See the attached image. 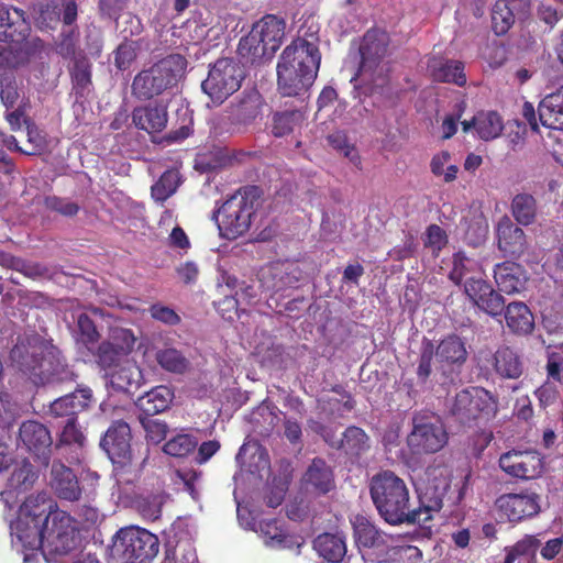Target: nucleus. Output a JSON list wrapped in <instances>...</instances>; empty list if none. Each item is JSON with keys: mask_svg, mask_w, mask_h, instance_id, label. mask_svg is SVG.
<instances>
[{"mask_svg": "<svg viewBox=\"0 0 563 563\" xmlns=\"http://www.w3.org/2000/svg\"><path fill=\"white\" fill-rule=\"evenodd\" d=\"M448 485L428 483L419 493V506L410 508V492L406 482L391 471L374 475L369 494L378 515L391 526L426 523L443 507Z\"/></svg>", "mask_w": 563, "mask_h": 563, "instance_id": "obj_1", "label": "nucleus"}, {"mask_svg": "<svg viewBox=\"0 0 563 563\" xmlns=\"http://www.w3.org/2000/svg\"><path fill=\"white\" fill-rule=\"evenodd\" d=\"M321 63L318 40L302 36L286 46L277 63V87L282 96L298 97L313 85Z\"/></svg>", "mask_w": 563, "mask_h": 563, "instance_id": "obj_2", "label": "nucleus"}, {"mask_svg": "<svg viewBox=\"0 0 563 563\" xmlns=\"http://www.w3.org/2000/svg\"><path fill=\"white\" fill-rule=\"evenodd\" d=\"M12 364L35 384L71 382L77 375L65 363L62 352L40 336L19 340L10 351Z\"/></svg>", "mask_w": 563, "mask_h": 563, "instance_id": "obj_3", "label": "nucleus"}, {"mask_svg": "<svg viewBox=\"0 0 563 563\" xmlns=\"http://www.w3.org/2000/svg\"><path fill=\"white\" fill-rule=\"evenodd\" d=\"M262 194L258 186L249 185L238 189L223 202L218 209V227L223 238L235 240L249 232Z\"/></svg>", "mask_w": 563, "mask_h": 563, "instance_id": "obj_4", "label": "nucleus"}, {"mask_svg": "<svg viewBox=\"0 0 563 563\" xmlns=\"http://www.w3.org/2000/svg\"><path fill=\"white\" fill-rule=\"evenodd\" d=\"M187 66L179 54H170L151 67L137 73L133 78L132 95L142 101H148L177 86Z\"/></svg>", "mask_w": 563, "mask_h": 563, "instance_id": "obj_5", "label": "nucleus"}, {"mask_svg": "<svg viewBox=\"0 0 563 563\" xmlns=\"http://www.w3.org/2000/svg\"><path fill=\"white\" fill-rule=\"evenodd\" d=\"M497 411V399L483 387H468L456 393L449 410L451 417L464 427L486 424Z\"/></svg>", "mask_w": 563, "mask_h": 563, "instance_id": "obj_6", "label": "nucleus"}, {"mask_svg": "<svg viewBox=\"0 0 563 563\" xmlns=\"http://www.w3.org/2000/svg\"><path fill=\"white\" fill-rule=\"evenodd\" d=\"M158 549V538L139 527L120 529L112 544V552L124 563H146L157 555Z\"/></svg>", "mask_w": 563, "mask_h": 563, "instance_id": "obj_7", "label": "nucleus"}, {"mask_svg": "<svg viewBox=\"0 0 563 563\" xmlns=\"http://www.w3.org/2000/svg\"><path fill=\"white\" fill-rule=\"evenodd\" d=\"M245 78L243 66L232 58H219L201 82L202 91L217 104L238 91Z\"/></svg>", "mask_w": 563, "mask_h": 563, "instance_id": "obj_8", "label": "nucleus"}, {"mask_svg": "<svg viewBox=\"0 0 563 563\" xmlns=\"http://www.w3.org/2000/svg\"><path fill=\"white\" fill-rule=\"evenodd\" d=\"M52 519L45 525L46 543L44 558L47 563H56L57 558L68 554L77 545L78 528L76 520L68 512L53 511Z\"/></svg>", "mask_w": 563, "mask_h": 563, "instance_id": "obj_9", "label": "nucleus"}, {"mask_svg": "<svg viewBox=\"0 0 563 563\" xmlns=\"http://www.w3.org/2000/svg\"><path fill=\"white\" fill-rule=\"evenodd\" d=\"M448 432L441 420L424 412L412 417V429L407 435V445L413 454H433L448 443Z\"/></svg>", "mask_w": 563, "mask_h": 563, "instance_id": "obj_10", "label": "nucleus"}, {"mask_svg": "<svg viewBox=\"0 0 563 563\" xmlns=\"http://www.w3.org/2000/svg\"><path fill=\"white\" fill-rule=\"evenodd\" d=\"M499 468L517 481H533L544 472V457L534 449H511L500 454Z\"/></svg>", "mask_w": 563, "mask_h": 563, "instance_id": "obj_11", "label": "nucleus"}, {"mask_svg": "<svg viewBox=\"0 0 563 563\" xmlns=\"http://www.w3.org/2000/svg\"><path fill=\"white\" fill-rule=\"evenodd\" d=\"M30 30L22 9L0 4V43L20 44L26 54H31L32 48L42 45V41L40 38L27 41Z\"/></svg>", "mask_w": 563, "mask_h": 563, "instance_id": "obj_12", "label": "nucleus"}, {"mask_svg": "<svg viewBox=\"0 0 563 563\" xmlns=\"http://www.w3.org/2000/svg\"><path fill=\"white\" fill-rule=\"evenodd\" d=\"M19 441L42 465L51 461L53 439L48 428L36 421H23L19 428Z\"/></svg>", "mask_w": 563, "mask_h": 563, "instance_id": "obj_13", "label": "nucleus"}, {"mask_svg": "<svg viewBox=\"0 0 563 563\" xmlns=\"http://www.w3.org/2000/svg\"><path fill=\"white\" fill-rule=\"evenodd\" d=\"M498 511L509 522H520L540 511V496L534 492L509 493L499 496L495 501Z\"/></svg>", "mask_w": 563, "mask_h": 563, "instance_id": "obj_14", "label": "nucleus"}, {"mask_svg": "<svg viewBox=\"0 0 563 563\" xmlns=\"http://www.w3.org/2000/svg\"><path fill=\"white\" fill-rule=\"evenodd\" d=\"M389 43V34L385 30L378 27L367 30L360 45V70L374 74L387 56Z\"/></svg>", "mask_w": 563, "mask_h": 563, "instance_id": "obj_15", "label": "nucleus"}, {"mask_svg": "<svg viewBox=\"0 0 563 563\" xmlns=\"http://www.w3.org/2000/svg\"><path fill=\"white\" fill-rule=\"evenodd\" d=\"M464 292L478 309L493 318L500 317L505 308L504 297L492 285L478 277H470L464 283Z\"/></svg>", "mask_w": 563, "mask_h": 563, "instance_id": "obj_16", "label": "nucleus"}, {"mask_svg": "<svg viewBox=\"0 0 563 563\" xmlns=\"http://www.w3.org/2000/svg\"><path fill=\"white\" fill-rule=\"evenodd\" d=\"M435 360L439 369L446 373H460L462 366L467 361V350L465 341L457 334L445 335L434 345Z\"/></svg>", "mask_w": 563, "mask_h": 563, "instance_id": "obj_17", "label": "nucleus"}, {"mask_svg": "<svg viewBox=\"0 0 563 563\" xmlns=\"http://www.w3.org/2000/svg\"><path fill=\"white\" fill-rule=\"evenodd\" d=\"M498 250L505 257L519 260L528 250L525 231L508 216H503L496 227Z\"/></svg>", "mask_w": 563, "mask_h": 563, "instance_id": "obj_18", "label": "nucleus"}, {"mask_svg": "<svg viewBox=\"0 0 563 563\" xmlns=\"http://www.w3.org/2000/svg\"><path fill=\"white\" fill-rule=\"evenodd\" d=\"M131 429L123 420L113 421L100 441V446L107 452L110 460L122 461L132 456Z\"/></svg>", "mask_w": 563, "mask_h": 563, "instance_id": "obj_19", "label": "nucleus"}, {"mask_svg": "<svg viewBox=\"0 0 563 563\" xmlns=\"http://www.w3.org/2000/svg\"><path fill=\"white\" fill-rule=\"evenodd\" d=\"M262 287L272 292L295 288L299 282V269L290 264L275 263L260 274Z\"/></svg>", "mask_w": 563, "mask_h": 563, "instance_id": "obj_20", "label": "nucleus"}, {"mask_svg": "<svg viewBox=\"0 0 563 563\" xmlns=\"http://www.w3.org/2000/svg\"><path fill=\"white\" fill-rule=\"evenodd\" d=\"M92 402L90 388H78L75 391L55 399L49 407V413L54 418L77 419L78 413L85 411Z\"/></svg>", "mask_w": 563, "mask_h": 563, "instance_id": "obj_21", "label": "nucleus"}, {"mask_svg": "<svg viewBox=\"0 0 563 563\" xmlns=\"http://www.w3.org/2000/svg\"><path fill=\"white\" fill-rule=\"evenodd\" d=\"M51 486L63 500L77 501L81 497V486L74 471L60 462H54L51 471Z\"/></svg>", "mask_w": 563, "mask_h": 563, "instance_id": "obj_22", "label": "nucleus"}, {"mask_svg": "<svg viewBox=\"0 0 563 563\" xmlns=\"http://www.w3.org/2000/svg\"><path fill=\"white\" fill-rule=\"evenodd\" d=\"M58 509L57 503L48 493L40 492L25 498L20 507L18 519H26L45 526L52 519L53 511Z\"/></svg>", "mask_w": 563, "mask_h": 563, "instance_id": "obj_23", "label": "nucleus"}, {"mask_svg": "<svg viewBox=\"0 0 563 563\" xmlns=\"http://www.w3.org/2000/svg\"><path fill=\"white\" fill-rule=\"evenodd\" d=\"M492 368L504 379H518L525 372L522 355L508 345L499 346L490 357Z\"/></svg>", "mask_w": 563, "mask_h": 563, "instance_id": "obj_24", "label": "nucleus"}, {"mask_svg": "<svg viewBox=\"0 0 563 563\" xmlns=\"http://www.w3.org/2000/svg\"><path fill=\"white\" fill-rule=\"evenodd\" d=\"M133 124L147 133L162 132L168 122L167 106L163 103H148L136 107L132 111Z\"/></svg>", "mask_w": 563, "mask_h": 563, "instance_id": "obj_25", "label": "nucleus"}, {"mask_svg": "<svg viewBox=\"0 0 563 563\" xmlns=\"http://www.w3.org/2000/svg\"><path fill=\"white\" fill-rule=\"evenodd\" d=\"M494 277L499 290L508 295L522 291L528 282L523 266L514 261L497 264L494 269Z\"/></svg>", "mask_w": 563, "mask_h": 563, "instance_id": "obj_26", "label": "nucleus"}, {"mask_svg": "<svg viewBox=\"0 0 563 563\" xmlns=\"http://www.w3.org/2000/svg\"><path fill=\"white\" fill-rule=\"evenodd\" d=\"M464 68V63L455 59L433 58L429 63V70L434 81L454 84L459 87L466 85Z\"/></svg>", "mask_w": 563, "mask_h": 563, "instance_id": "obj_27", "label": "nucleus"}, {"mask_svg": "<svg viewBox=\"0 0 563 563\" xmlns=\"http://www.w3.org/2000/svg\"><path fill=\"white\" fill-rule=\"evenodd\" d=\"M504 317L508 329L518 335H526L534 329V318L529 307L522 301H512L505 306Z\"/></svg>", "mask_w": 563, "mask_h": 563, "instance_id": "obj_28", "label": "nucleus"}, {"mask_svg": "<svg viewBox=\"0 0 563 563\" xmlns=\"http://www.w3.org/2000/svg\"><path fill=\"white\" fill-rule=\"evenodd\" d=\"M253 26L258 30V35L263 37L268 54L274 55L285 36V20L275 14H266Z\"/></svg>", "mask_w": 563, "mask_h": 563, "instance_id": "obj_29", "label": "nucleus"}, {"mask_svg": "<svg viewBox=\"0 0 563 563\" xmlns=\"http://www.w3.org/2000/svg\"><path fill=\"white\" fill-rule=\"evenodd\" d=\"M538 115L543 126L563 130V86L540 102Z\"/></svg>", "mask_w": 563, "mask_h": 563, "instance_id": "obj_30", "label": "nucleus"}, {"mask_svg": "<svg viewBox=\"0 0 563 563\" xmlns=\"http://www.w3.org/2000/svg\"><path fill=\"white\" fill-rule=\"evenodd\" d=\"M174 399V391L164 385L156 386L140 396L136 406L144 416L153 417L169 408Z\"/></svg>", "mask_w": 563, "mask_h": 563, "instance_id": "obj_31", "label": "nucleus"}, {"mask_svg": "<svg viewBox=\"0 0 563 563\" xmlns=\"http://www.w3.org/2000/svg\"><path fill=\"white\" fill-rule=\"evenodd\" d=\"M13 529L18 540L25 550H40L44 555V543H46L44 525L27 521L26 519H18Z\"/></svg>", "mask_w": 563, "mask_h": 563, "instance_id": "obj_32", "label": "nucleus"}, {"mask_svg": "<svg viewBox=\"0 0 563 563\" xmlns=\"http://www.w3.org/2000/svg\"><path fill=\"white\" fill-rule=\"evenodd\" d=\"M313 549L329 563H341L346 554L345 537L324 532L313 540Z\"/></svg>", "mask_w": 563, "mask_h": 563, "instance_id": "obj_33", "label": "nucleus"}, {"mask_svg": "<svg viewBox=\"0 0 563 563\" xmlns=\"http://www.w3.org/2000/svg\"><path fill=\"white\" fill-rule=\"evenodd\" d=\"M303 482L317 493L327 494L334 487L333 472L324 460L314 457L303 475Z\"/></svg>", "mask_w": 563, "mask_h": 563, "instance_id": "obj_34", "label": "nucleus"}, {"mask_svg": "<svg viewBox=\"0 0 563 563\" xmlns=\"http://www.w3.org/2000/svg\"><path fill=\"white\" fill-rule=\"evenodd\" d=\"M73 89L77 96H85L92 86V64L84 52L74 56L68 66Z\"/></svg>", "mask_w": 563, "mask_h": 563, "instance_id": "obj_35", "label": "nucleus"}, {"mask_svg": "<svg viewBox=\"0 0 563 563\" xmlns=\"http://www.w3.org/2000/svg\"><path fill=\"white\" fill-rule=\"evenodd\" d=\"M336 448L342 450L350 459H358L369 450V437L362 428L350 426L344 430Z\"/></svg>", "mask_w": 563, "mask_h": 563, "instance_id": "obj_36", "label": "nucleus"}, {"mask_svg": "<svg viewBox=\"0 0 563 563\" xmlns=\"http://www.w3.org/2000/svg\"><path fill=\"white\" fill-rule=\"evenodd\" d=\"M24 98H30L24 90L22 80L13 71H5L0 76V101L7 110L22 104Z\"/></svg>", "mask_w": 563, "mask_h": 563, "instance_id": "obj_37", "label": "nucleus"}, {"mask_svg": "<svg viewBox=\"0 0 563 563\" xmlns=\"http://www.w3.org/2000/svg\"><path fill=\"white\" fill-rule=\"evenodd\" d=\"M353 532L358 547L372 549L386 544L384 534L364 516L355 517Z\"/></svg>", "mask_w": 563, "mask_h": 563, "instance_id": "obj_38", "label": "nucleus"}, {"mask_svg": "<svg viewBox=\"0 0 563 563\" xmlns=\"http://www.w3.org/2000/svg\"><path fill=\"white\" fill-rule=\"evenodd\" d=\"M510 212L518 224L525 227L530 225L536 221L538 216L537 199L531 194H517L511 199Z\"/></svg>", "mask_w": 563, "mask_h": 563, "instance_id": "obj_39", "label": "nucleus"}, {"mask_svg": "<svg viewBox=\"0 0 563 563\" xmlns=\"http://www.w3.org/2000/svg\"><path fill=\"white\" fill-rule=\"evenodd\" d=\"M262 96L258 91L253 90L244 95L234 106L232 113L240 123L247 124L262 114Z\"/></svg>", "mask_w": 563, "mask_h": 563, "instance_id": "obj_40", "label": "nucleus"}, {"mask_svg": "<svg viewBox=\"0 0 563 563\" xmlns=\"http://www.w3.org/2000/svg\"><path fill=\"white\" fill-rule=\"evenodd\" d=\"M473 123L477 135L484 141L498 137L504 130L503 119L495 111L477 113L473 118Z\"/></svg>", "mask_w": 563, "mask_h": 563, "instance_id": "obj_41", "label": "nucleus"}, {"mask_svg": "<svg viewBox=\"0 0 563 563\" xmlns=\"http://www.w3.org/2000/svg\"><path fill=\"white\" fill-rule=\"evenodd\" d=\"M145 459L140 462L134 455L122 459V461H113V474L119 486L133 485L139 481L142 473V464Z\"/></svg>", "mask_w": 563, "mask_h": 563, "instance_id": "obj_42", "label": "nucleus"}, {"mask_svg": "<svg viewBox=\"0 0 563 563\" xmlns=\"http://www.w3.org/2000/svg\"><path fill=\"white\" fill-rule=\"evenodd\" d=\"M239 54L252 62L257 58L271 57L272 54H268L266 46H264L263 37L258 35V30L252 26L250 33L246 36H243L240 40L238 46Z\"/></svg>", "mask_w": 563, "mask_h": 563, "instance_id": "obj_43", "label": "nucleus"}, {"mask_svg": "<svg viewBox=\"0 0 563 563\" xmlns=\"http://www.w3.org/2000/svg\"><path fill=\"white\" fill-rule=\"evenodd\" d=\"M328 144L346 157L357 169H362V158L355 144L349 141L343 131H334L327 136Z\"/></svg>", "mask_w": 563, "mask_h": 563, "instance_id": "obj_44", "label": "nucleus"}, {"mask_svg": "<svg viewBox=\"0 0 563 563\" xmlns=\"http://www.w3.org/2000/svg\"><path fill=\"white\" fill-rule=\"evenodd\" d=\"M303 115L300 111H285L275 113L273 117L272 133L276 137H283L300 128Z\"/></svg>", "mask_w": 563, "mask_h": 563, "instance_id": "obj_45", "label": "nucleus"}, {"mask_svg": "<svg viewBox=\"0 0 563 563\" xmlns=\"http://www.w3.org/2000/svg\"><path fill=\"white\" fill-rule=\"evenodd\" d=\"M166 495L163 492L142 494L135 497L134 505L140 514L150 519H158Z\"/></svg>", "mask_w": 563, "mask_h": 563, "instance_id": "obj_46", "label": "nucleus"}, {"mask_svg": "<svg viewBox=\"0 0 563 563\" xmlns=\"http://www.w3.org/2000/svg\"><path fill=\"white\" fill-rule=\"evenodd\" d=\"M155 358L162 368L175 374L185 373L189 366L188 360L174 347L157 351Z\"/></svg>", "mask_w": 563, "mask_h": 563, "instance_id": "obj_47", "label": "nucleus"}, {"mask_svg": "<svg viewBox=\"0 0 563 563\" xmlns=\"http://www.w3.org/2000/svg\"><path fill=\"white\" fill-rule=\"evenodd\" d=\"M197 446L198 440L196 437L188 433H180L165 442L163 450L170 456L186 457L192 453Z\"/></svg>", "mask_w": 563, "mask_h": 563, "instance_id": "obj_48", "label": "nucleus"}, {"mask_svg": "<svg viewBox=\"0 0 563 563\" xmlns=\"http://www.w3.org/2000/svg\"><path fill=\"white\" fill-rule=\"evenodd\" d=\"M124 356L126 355L122 352V349H118L110 341L101 342L95 354L97 364L106 371L119 367Z\"/></svg>", "mask_w": 563, "mask_h": 563, "instance_id": "obj_49", "label": "nucleus"}, {"mask_svg": "<svg viewBox=\"0 0 563 563\" xmlns=\"http://www.w3.org/2000/svg\"><path fill=\"white\" fill-rule=\"evenodd\" d=\"M180 176L178 170L168 169L162 174L159 179L152 186V196L159 201L169 198L178 188Z\"/></svg>", "mask_w": 563, "mask_h": 563, "instance_id": "obj_50", "label": "nucleus"}, {"mask_svg": "<svg viewBox=\"0 0 563 563\" xmlns=\"http://www.w3.org/2000/svg\"><path fill=\"white\" fill-rule=\"evenodd\" d=\"M435 357L434 344L424 338L421 342L420 355L417 365V379L420 384H427L432 374V363Z\"/></svg>", "mask_w": 563, "mask_h": 563, "instance_id": "obj_51", "label": "nucleus"}, {"mask_svg": "<svg viewBox=\"0 0 563 563\" xmlns=\"http://www.w3.org/2000/svg\"><path fill=\"white\" fill-rule=\"evenodd\" d=\"M142 372L139 366L128 364L121 366L115 373L112 374L113 383L121 389L131 391L133 388L140 387Z\"/></svg>", "mask_w": 563, "mask_h": 563, "instance_id": "obj_52", "label": "nucleus"}, {"mask_svg": "<svg viewBox=\"0 0 563 563\" xmlns=\"http://www.w3.org/2000/svg\"><path fill=\"white\" fill-rule=\"evenodd\" d=\"M37 478V474L34 472L33 466L29 462L14 467L9 478V486L12 489L26 490Z\"/></svg>", "mask_w": 563, "mask_h": 563, "instance_id": "obj_53", "label": "nucleus"}, {"mask_svg": "<svg viewBox=\"0 0 563 563\" xmlns=\"http://www.w3.org/2000/svg\"><path fill=\"white\" fill-rule=\"evenodd\" d=\"M139 44L135 41H123L114 51V65L119 70H126L137 57Z\"/></svg>", "mask_w": 563, "mask_h": 563, "instance_id": "obj_54", "label": "nucleus"}, {"mask_svg": "<svg viewBox=\"0 0 563 563\" xmlns=\"http://www.w3.org/2000/svg\"><path fill=\"white\" fill-rule=\"evenodd\" d=\"M475 263L468 258L464 252H456L453 255L452 269L449 274V278L456 285H461L462 282L467 279V274L473 269Z\"/></svg>", "mask_w": 563, "mask_h": 563, "instance_id": "obj_55", "label": "nucleus"}, {"mask_svg": "<svg viewBox=\"0 0 563 563\" xmlns=\"http://www.w3.org/2000/svg\"><path fill=\"white\" fill-rule=\"evenodd\" d=\"M65 0H41L37 3L38 20L46 25L60 20Z\"/></svg>", "mask_w": 563, "mask_h": 563, "instance_id": "obj_56", "label": "nucleus"}, {"mask_svg": "<svg viewBox=\"0 0 563 563\" xmlns=\"http://www.w3.org/2000/svg\"><path fill=\"white\" fill-rule=\"evenodd\" d=\"M539 547L540 540L536 536H525L507 553L505 563H512L517 556L521 555L533 556Z\"/></svg>", "mask_w": 563, "mask_h": 563, "instance_id": "obj_57", "label": "nucleus"}, {"mask_svg": "<svg viewBox=\"0 0 563 563\" xmlns=\"http://www.w3.org/2000/svg\"><path fill=\"white\" fill-rule=\"evenodd\" d=\"M140 421L146 432L147 441L154 444H158L166 438L168 431V426L166 422L158 419H153L148 416H141Z\"/></svg>", "mask_w": 563, "mask_h": 563, "instance_id": "obj_58", "label": "nucleus"}, {"mask_svg": "<svg viewBox=\"0 0 563 563\" xmlns=\"http://www.w3.org/2000/svg\"><path fill=\"white\" fill-rule=\"evenodd\" d=\"M30 108V98H24L22 104L15 106L11 110H7L4 118L12 131L21 130L23 123L29 124L30 118L27 117V111Z\"/></svg>", "mask_w": 563, "mask_h": 563, "instance_id": "obj_59", "label": "nucleus"}, {"mask_svg": "<svg viewBox=\"0 0 563 563\" xmlns=\"http://www.w3.org/2000/svg\"><path fill=\"white\" fill-rule=\"evenodd\" d=\"M85 441V435L80 428L77 426V419L70 418L68 421H65V426L59 434L58 442L56 443V448L62 444H77L81 446Z\"/></svg>", "mask_w": 563, "mask_h": 563, "instance_id": "obj_60", "label": "nucleus"}, {"mask_svg": "<svg viewBox=\"0 0 563 563\" xmlns=\"http://www.w3.org/2000/svg\"><path fill=\"white\" fill-rule=\"evenodd\" d=\"M44 206L51 211H55L65 217H74L79 211V206L76 202L57 196H47L44 199Z\"/></svg>", "mask_w": 563, "mask_h": 563, "instance_id": "obj_61", "label": "nucleus"}, {"mask_svg": "<svg viewBox=\"0 0 563 563\" xmlns=\"http://www.w3.org/2000/svg\"><path fill=\"white\" fill-rule=\"evenodd\" d=\"M448 235L445 231L438 224H430L426 231L424 246L431 249L438 255L446 245Z\"/></svg>", "mask_w": 563, "mask_h": 563, "instance_id": "obj_62", "label": "nucleus"}, {"mask_svg": "<svg viewBox=\"0 0 563 563\" xmlns=\"http://www.w3.org/2000/svg\"><path fill=\"white\" fill-rule=\"evenodd\" d=\"M108 341L113 342L118 349H122V352L128 355L134 346L135 336L130 329L113 328Z\"/></svg>", "mask_w": 563, "mask_h": 563, "instance_id": "obj_63", "label": "nucleus"}, {"mask_svg": "<svg viewBox=\"0 0 563 563\" xmlns=\"http://www.w3.org/2000/svg\"><path fill=\"white\" fill-rule=\"evenodd\" d=\"M151 317L167 325H177L181 319L179 314L172 308L162 303H153L148 308Z\"/></svg>", "mask_w": 563, "mask_h": 563, "instance_id": "obj_64", "label": "nucleus"}]
</instances>
